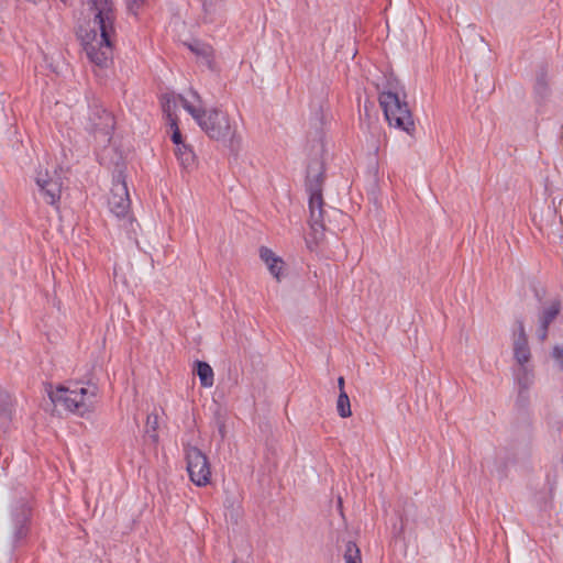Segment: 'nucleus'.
<instances>
[{
    "label": "nucleus",
    "mask_w": 563,
    "mask_h": 563,
    "mask_svg": "<svg viewBox=\"0 0 563 563\" xmlns=\"http://www.w3.org/2000/svg\"><path fill=\"white\" fill-rule=\"evenodd\" d=\"M189 96L194 101L179 96L180 103L199 128L209 139L222 142L230 152L238 153L242 145V136L239 132L238 123L220 109H205L202 99L196 90L190 89Z\"/></svg>",
    "instance_id": "f257e3e1"
},
{
    "label": "nucleus",
    "mask_w": 563,
    "mask_h": 563,
    "mask_svg": "<svg viewBox=\"0 0 563 563\" xmlns=\"http://www.w3.org/2000/svg\"><path fill=\"white\" fill-rule=\"evenodd\" d=\"M88 5L93 27L92 38L89 40L90 34H87L84 40V49L92 64L104 68L112 58V44L115 37L114 4L112 0H88Z\"/></svg>",
    "instance_id": "f03ea898"
},
{
    "label": "nucleus",
    "mask_w": 563,
    "mask_h": 563,
    "mask_svg": "<svg viewBox=\"0 0 563 563\" xmlns=\"http://www.w3.org/2000/svg\"><path fill=\"white\" fill-rule=\"evenodd\" d=\"M98 387L95 384L73 383L68 386H58L48 391L49 399L63 406L66 410L84 417L95 409Z\"/></svg>",
    "instance_id": "7ed1b4c3"
},
{
    "label": "nucleus",
    "mask_w": 563,
    "mask_h": 563,
    "mask_svg": "<svg viewBox=\"0 0 563 563\" xmlns=\"http://www.w3.org/2000/svg\"><path fill=\"white\" fill-rule=\"evenodd\" d=\"M323 181L322 164L318 161L310 163L307 169L306 189L309 195L310 227L316 232L329 229L322 197Z\"/></svg>",
    "instance_id": "20e7f679"
},
{
    "label": "nucleus",
    "mask_w": 563,
    "mask_h": 563,
    "mask_svg": "<svg viewBox=\"0 0 563 563\" xmlns=\"http://www.w3.org/2000/svg\"><path fill=\"white\" fill-rule=\"evenodd\" d=\"M378 100L389 125L409 134L415 131L413 117L402 90L394 88L391 82H388V88L379 93Z\"/></svg>",
    "instance_id": "39448f33"
},
{
    "label": "nucleus",
    "mask_w": 563,
    "mask_h": 563,
    "mask_svg": "<svg viewBox=\"0 0 563 563\" xmlns=\"http://www.w3.org/2000/svg\"><path fill=\"white\" fill-rule=\"evenodd\" d=\"M187 471L190 481L197 486H206L211 478L209 460L205 453L196 446L185 448Z\"/></svg>",
    "instance_id": "423d86ee"
},
{
    "label": "nucleus",
    "mask_w": 563,
    "mask_h": 563,
    "mask_svg": "<svg viewBox=\"0 0 563 563\" xmlns=\"http://www.w3.org/2000/svg\"><path fill=\"white\" fill-rule=\"evenodd\" d=\"M35 184L41 198L51 206H57L60 200L63 181L60 175L54 170L40 168L35 174Z\"/></svg>",
    "instance_id": "0eeeda50"
},
{
    "label": "nucleus",
    "mask_w": 563,
    "mask_h": 563,
    "mask_svg": "<svg viewBox=\"0 0 563 563\" xmlns=\"http://www.w3.org/2000/svg\"><path fill=\"white\" fill-rule=\"evenodd\" d=\"M108 203L110 211L118 218L125 217L130 211L131 200L121 173L113 179Z\"/></svg>",
    "instance_id": "6e6552de"
},
{
    "label": "nucleus",
    "mask_w": 563,
    "mask_h": 563,
    "mask_svg": "<svg viewBox=\"0 0 563 563\" xmlns=\"http://www.w3.org/2000/svg\"><path fill=\"white\" fill-rule=\"evenodd\" d=\"M89 121L90 130L93 133L101 134L107 141H110L115 125L114 117L111 112L102 106L95 104L90 108Z\"/></svg>",
    "instance_id": "1a4fd4ad"
},
{
    "label": "nucleus",
    "mask_w": 563,
    "mask_h": 563,
    "mask_svg": "<svg viewBox=\"0 0 563 563\" xmlns=\"http://www.w3.org/2000/svg\"><path fill=\"white\" fill-rule=\"evenodd\" d=\"M31 518V507L26 503H20L12 512L13 520V542L18 543L25 539L29 533V522Z\"/></svg>",
    "instance_id": "9d476101"
},
{
    "label": "nucleus",
    "mask_w": 563,
    "mask_h": 563,
    "mask_svg": "<svg viewBox=\"0 0 563 563\" xmlns=\"http://www.w3.org/2000/svg\"><path fill=\"white\" fill-rule=\"evenodd\" d=\"M187 46L203 65L208 66L209 68L212 67L214 51L211 45L199 40H194L192 42L188 43Z\"/></svg>",
    "instance_id": "9b49d317"
},
{
    "label": "nucleus",
    "mask_w": 563,
    "mask_h": 563,
    "mask_svg": "<svg viewBox=\"0 0 563 563\" xmlns=\"http://www.w3.org/2000/svg\"><path fill=\"white\" fill-rule=\"evenodd\" d=\"M260 257L267 265L271 274L276 278H280L284 262L271 249L262 246L260 249Z\"/></svg>",
    "instance_id": "f8f14e48"
},
{
    "label": "nucleus",
    "mask_w": 563,
    "mask_h": 563,
    "mask_svg": "<svg viewBox=\"0 0 563 563\" xmlns=\"http://www.w3.org/2000/svg\"><path fill=\"white\" fill-rule=\"evenodd\" d=\"M515 379L519 386V391H527L534 382V372L531 365L517 366L514 369Z\"/></svg>",
    "instance_id": "ddd939ff"
},
{
    "label": "nucleus",
    "mask_w": 563,
    "mask_h": 563,
    "mask_svg": "<svg viewBox=\"0 0 563 563\" xmlns=\"http://www.w3.org/2000/svg\"><path fill=\"white\" fill-rule=\"evenodd\" d=\"M12 398L7 391L0 390V429L5 431L12 419Z\"/></svg>",
    "instance_id": "4468645a"
},
{
    "label": "nucleus",
    "mask_w": 563,
    "mask_h": 563,
    "mask_svg": "<svg viewBox=\"0 0 563 563\" xmlns=\"http://www.w3.org/2000/svg\"><path fill=\"white\" fill-rule=\"evenodd\" d=\"M175 154L185 169H190L195 166L196 155L189 145L181 144V146L176 147Z\"/></svg>",
    "instance_id": "2eb2a0df"
},
{
    "label": "nucleus",
    "mask_w": 563,
    "mask_h": 563,
    "mask_svg": "<svg viewBox=\"0 0 563 563\" xmlns=\"http://www.w3.org/2000/svg\"><path fill=\"white\" fill-rule=\"evenodd\" d=\"M197 375L202 387H211L214 383V374L212 367L202 361L196 362Z\"/></svg>",
    "instance_id": "dca6fc26"
},
{
    "label": "nucleus",
    "mask_w": 563,
    "mask_h": 563,
    "mask_svg": "<svg viewBox=\"0 0 563 563\" xmlns=\"http://www.w3.org/2000/svg\"><path fill=\"white\" fill-rule=\"evenodd\" d=\"M561 310V302L559 300H554L551 302L549 307L543 309L539 317V323L544 327H550V324L556 319Z\"/></svg>",
    "instance_id": "f3484780"
},
{
    "label": "nucleus",
    "mask_w": 563,
    "mask_h": 563,
    "mask_svg": "<svg viewBox=\"0 0 563 563\" xmlns=\"http://www.w3.org/2000/svg\"><path fill=\"white\" fill-rule=\"evenodd\" d=\"M514 358L517 366L530 365L531 352L528 343H514Z\"/></svg>",
    "instance_id": "a211bd4d"
},
{
    "label": "nucleus",
    "mask_w": 563,
    "mask_h": 563,
    "mask_svg": "<svg viewBox=\"0 0 563 563\" xmlns=\"http://www.w3.org/2000/svg\"><path fill=\"white\" fill-rule=\"evenodd\" d=\"M179 96L180 95L175 97L174 95L166 93L162 98L163 112L167 117V120L169 123L173 122V120H178L177 115L175 114V110H176V100L178 99L180 101Z\"/></svg>",
    "instance_id": "6ab92c4d"
},
{
    "label": "nucleus",
    "mask_w": 563,
    "mask_h": 563,
    "mask_svg": "<svg viewBox=\"0 0 563 563\" xmlns=\"http://www.w3.org/2000/svg\"><path fill=\"white\" fill-rule=\"evenodd\" d=\"M336 411L341 418H349L352 416L350 398L345 390L339 394L336 400Z\"/></svg>",
    "instance_id": "aec40b11"
},
{
    "label": "nucleus",
    "mask_w": 563,
    "mask_h": 563,
    "mask_svg": "<svg viewBox=\"0 0 563 563\" xmlns=\"http://www.w3.org/2000/svg\"><path fill=\"white\" fill-rule=\"evenodd\" d=\"M345 563H362L361 551L355 542L349 541L344 551Z\"/></svg>",
    "instance_id": "412c9836"
},
{
    "label": "nucleus",
    "mask_w": 563,
    "mask_h": 563,
    "mask_svg": "<svg viewBox=\"0 0 563 563\" xmlns=\"http://www.w3.org/2000/svg\"><path fill=\"white\" fill-rule=\"evenodd\" d=\"M158 416L156 413H150L146 419L145 433L153 441L157 442L158 434Z\"/></svg>",
    "instance_id": "4be33fe9"
},
{
    "label": "nucleus",
    "mask_w": 563,
    "mask_h": 563,
    "mask_svg": "<svg viewBox=\"0 0 563 563\" xmlns=\"http://www.w3.org/2000/svg\"><path fill=\"white\" fill-rule=\"evenodd\" d=\"M534 90L540 96H545L549 92V82L544 73L537 77Z\"/></svg>",
    "instance_id": "5701e85b"
},
{
    "label": "nucleus",
    "mask_w": 563,
    "mask_h": 563,
    "mask_svg": "<svg viewBox=\"0 0 563 563\" xmlns=\"http://www.w3.org/2000/svg\"><path fill=\"white\" fill-rule=\"evenodd\" d=\"M169 124H170V128L173 129L172 141L174 142L176 147H179V146H181V144H185V143L183 142L181 133L179 131L177 120H173V122H170Z\"/></svg>",
    "instance_id": "b1692460"
},
{
    "label": "nucleus",
    "mask_w": 563,
    "mask_h": 563,
    "mask_svg": "<svg viewBox=\"0 0 563 563\" xmlns=\"http://www.w3.org/2000/svg\"><path fill=\"white\" fill-rule=\"evenodd\" d=\"M517 324H518V332L514 339V343H528V338L526 334L523 322L521 320H518Z\"/></svg>",
    "instance_id": "393cba45"
},
{
    "label": "nucleus",
    "mask_w": 563,
    "mask_h": 563,
    "mask_svg": "<svg viewBox=\"0 0 563 563\" xmlns=\"http://www.w3.org/2000/svg\"><path fill=\"white\" fill-rule=\"evenodd\" d=\"M552 357L558 363L561 369H563V346L555 345L552 350Z\"/></svg>",
    "instance_id": "a878e982"
},
{
    "label": "nucleus",
    "mask_w": 563,
    "mask_h": 563,
    "mask_svg": "<svg viewBox=\"0 0 563 563\" xmlns=\"http://www.w3.org/2000/svg\"><path fill=\"white\" fill-rule=\"evenodd\" d=\"M146 2V0H126L128 9L133 14H137L140 8Z\"/></svg>",
    "instance_id": "bb28decb"
},
{
    "label": "nucleus",
    "mask_w": 563,
    "mask_h": 563,
    "mask_svg": "<svg viewBox=\"0 0 563 563\" xmlns=\"http://www.w3.org/2000/svg\"><path fill=\"white\" fill-rule=\"evenodd\" d=\"M549 327H544L543 324H539V329L537 331L538 339L543 342L548 338Z\"/></svg>",
    "instance_id": "cd10ccee"
},
{
    "label": "nucleus",
    "mask_w": 563,
    "mask_h": 563,
    "mask_svg": "<svg viewBox=\"0 0 563 563\" xmlns=\"http://www.w3.org/2000/svg\"><path fill=\"white\" fill-rule=\"evenodd\" d=\"M344 384H345L344 377L340 376L338 379V387L340 389V393H342V390H344Z\"/></svg>",
    "instance_id": "c85d7f7f"
},
{
    "label": "nucleus",
    "mask_w": 563,
    "mask_h": 563,
    "mask_svg": "<svg viewBox=\"0 0 563 563\" xmlns=\"http://www.w3.org/2000/svg\"><path fill=\"white\" fill-rule=\"evenodd\" d=\"M203 8H206V0H201Z\"/></svg>",
    "instance_id": "c756f323"
}]
</instances>
